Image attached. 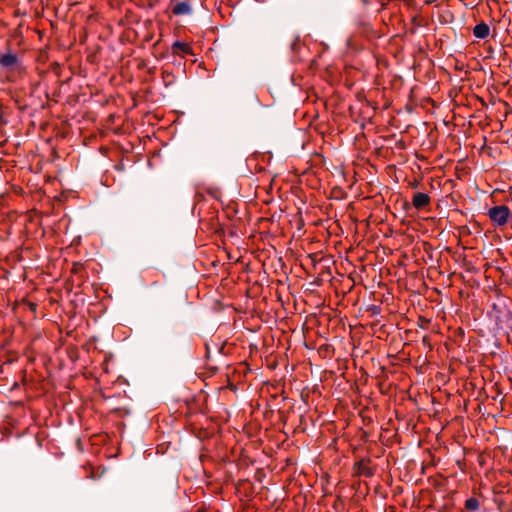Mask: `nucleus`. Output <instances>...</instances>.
Returning a JSON list of instances; mask_svg holds the SVG:
<instances>
[{
    "mask_svg": "<svg viewBox=\"0 0 512 512\" xmlns=\"http://www.w3.org/2000/svg\"><path fill=\"white\" fill-rule=\"evenodd\" d=\"M173 52L181 56L192 54V48L189 44L175 41L172 45Z\"/></svg>",
    "mask_w": 512,
    "mask_h": 512,
    "instance_id": "nucleus-5",
    "label": "nucleus"
},
{
    "mask_svg": "<svg viewBox=\"0 0 512 512\" xmlns=\"http://www.w3.org/2000/svg\"><path fill=\"white\" fill-rule=\"evenodd\" d=\"M359 472L367 477H370L373 475L372 471L370 468H368L366 466V464L364 462H360L359 463Z\"/></svg>",
    "mask_w": 512,
    "mask_h": 512,
    "instance_id": "nucleus-8",
    "label": "nucleus"
},
{
    "mask_svg": "<svg viewBox=\"0 0 512 512\" xmlns=\"http://www.w3.org/2000/svg\"><path fill=\"white\" fill-rule=\"evenodd\" d=\"M191 6L188 2H178L174 5L172 8V12L174 15L180 16V15H188L191 13Z\"/></svg>",
    "mask_w": 512,
    "mask_h": 512,
    "instance_id": "nucleus-6",
    "label": "nucleus"
},
{
    "mask_svg": "<svg viewBox=\"0 0 512 512\" xmlns=\"http://www.w3.org/2000/svg\"><path fill=\"white\" fill-rule=\"evenodd\" d=\"M489 33H490V28L484 22L477 24L473 29V35L478 39L487 38L489 36Z\"/></svg>",
    "mask_w": 512,
    "mask_h": 512,
    "instance_id": "nucleus-4",
    "label": "nucleus"
},
{
    "mask_svg": "<svg viewBox=\"0 0 512 512\" xmlns=\"http://www.w3.org/2000/svg\"><path fill=\"white\" fill-rule=\"evenodd\" d=\"M430 197L426 193L417 192L413 195L412 204L416 209H422L429 205Z\"/></svg>",
    "mask_w": 512,
    "mask_h": 512,
    "instance_id": "nucleus-3",
    "label": "nucleus"
},
{
    "mask_svg": "<svg viewBox=\"0 0 512 512\" xmlns=\"http://www.w3.org/2000/svg\"><path fill=\"white\" fill-rule=\"evenodd\" d=\"M479 506H480V503H479L478 499H476L474 497L468 498L465 501V508L467 510L477 511L479 509Z\"/></svg>",
    "mask_w": 512,
    "mask_h": 512,
    "instance_id": "nucleus-7",
    "label": "nucleus"
},
{
    "mask_svg": "<svg viewBox=\"0 0 512 512\" xmlns=\"http://www.w3.org/2000/svg\"><path fill=\"white\" fill-rule=\"evenodd\" d=\"M487 215L496 226H504L511 218V211L506 205H497L490 208Z\"/></svg>",
    "mask_w": 512,
    "mask_h": 512,
    "instance_id": "nucleus-1",
    "label": "nucleus"
},
{
    "mask_svg": "<svg viewBox=\"0 0 512 512\" xmlns=\"http://www.w3.org/2000/svg\"><path fill=\"white\" fill-rule=\"evenodd\" d=\"M0 66L7 69H16L19 66V59L13 52H7L0 55Z\"/></svg>",
    "mask_w": 512,
    "mask_h": 512,
    "instance_id": "nucleus-2",
    "label": "nucleus"
}]
</instances>
